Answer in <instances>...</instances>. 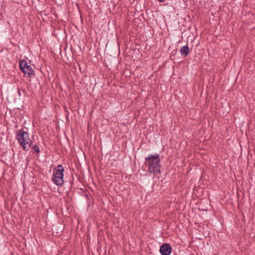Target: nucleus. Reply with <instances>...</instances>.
<instances>
[{"mask_svg":"<svg viewBox=\"0 0 255 255\" xmlns=\"http://www.w3.org/2000/svg\"><path fill=\"white\" fill-rule=\"evenodd\" d=\"M145 166H148V173L154 175L161 173L160 159L159 154H151L145 158Z\"/></svg>","mask_w":255,"mask_h":255,"instance_id":"1","label":"nucleus"},{"mask_svg":"<svg viewBox=\"0 0 255 255\" xmlns=\"http://www.w3.org/2000/svg\"><path fill=\"white\" fill-rule=\"evenodd\" d=\"M15 137L18 143L22 146L23 150L24 151L29 150L32 141L30 139L27 131H25L23 128L19 129L17 131Z\"/></svg>","mask_w":255,"mask_h":255,"instance_id":"2","label":"nucleus"},{"mask_svg":"<svg viewBox=\"0 0 255 255\" xmlns=\"http://www.w3.org/2000/svg\"><path fill=\"white\" fill-rule=\"evenodd\" d=\"M64 167L61 164H59L53 169L52 180L57 186H61L64 183Z\"/></svg>","mask_w":255,"mask_h":255,"instance_id":"3","label":"nucleus"},{"mask_svg":"<svg viewBox=\"0 0 255 255\" xmlns=\"http://www.w3.org/2000/svg\"><path fill=\"white\" fill-rule=\"evenodd\" d=\"M19 69L22 73H24L25 76L27 77H31L32 76H35L33 69L31 65L25 60H21L19 61Z\"/></svg>","mask_w":255,"mask_h":255,"instance_id":"4","label":"nucleus"},{"mask_svg":"<svg viewBox=\"0 0 255 255\" xmlns=\"http://www.w3.org/2000/svg\"><path fill=\"white\" fill-rule=\"evenodd\" d=\"M172 252V247L168 243H164L159 249V252L161 255H170Z\"/></svg>","mask_w":255,"mask_h":255,"instance_id":"5","label":"nucleus"},{"mask_svg":"<svg viewBox=\"0 0 255 255\" xmlns=\"http://www.w3.org/2000/svg\"><path fill=\"white\" fill-rule=\"evenodd\" d=\"M180 52L182 56L186 57L188 56L189 53V48L188 45L182 46L180 48Z\"/></svg>","mask_w":255,"mask_h":255,"instance_id":"6","label":"nucleus"},{"mask_svg":"<svg viewBox=\"0 0 255 255\" xmlns=\"http://www.w3.org/2000/svg\"><path fill=\"white\" fill-rule=\"evenodd\" d=\"M31 152H32L33 153L35 152L37 154H38L40 152L39 146L37 144H35L34 145L32 146L31 147Z\"/></svg>","mask_w":255,"mask_h":255,"instance_id":"7","label":"nucleus"},{"mask_svg":"<svg viewBox=\"0 0 255 255\" xmlns=\"http://www.w3.org/2000/svg\"><path fill=\"white\" fill-rule=\"evenodd\" d=\"M17 93L19 97L21 96V94L20 91V89L19 88H17Z\"/></svg>","mask_w":255,"mask_h":255,"instance_id":"8","label":"nucleus"},{"mask_svg":"<svg viewBox=\"0 0 255 255\" xmlns=\"http://www.w3.org/2000/svg\"><path fill=\"white\" fill-rule=\"evenodd\" d=\"M164 0H158V1H159V2H163V1H164Z\"/></svg>","mask_w":255,"mask_h":255,"instance_id":"9","label":"nucleus"},{"mask_svg":"<svg viewBox=\"0 0 255 255\" xmlns=\"http://www.w3.org/2000/svg\"><path fill=\"white\" fill-rule=\"evenodd\" d=\"M22 91H23V93H24L25 90H22Z\"/></svg>","mask_w":255,"mask_h":255,"instance_id":"10","label":"nucleus"}]
</instances>
